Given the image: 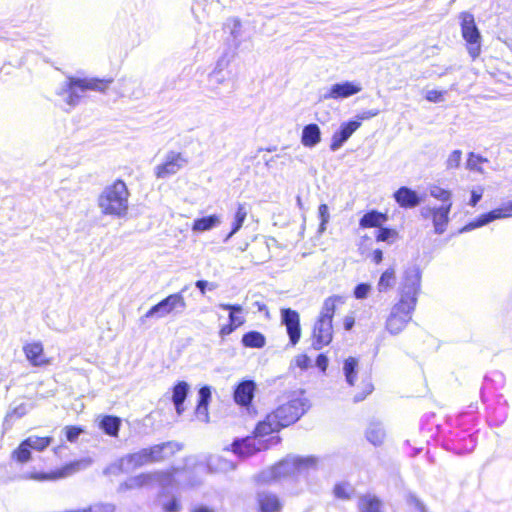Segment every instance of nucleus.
<instances>
[{
    "instance_id": "nucleus-59",
    "label": "nucleus",
    "mask_w": 512,
    "mask_h": 512,
    "mask_svg": "<svg viewBox=\"0 0 512 512\" xmlns=\"http://www.w3.org/2000/svg\"><path fill=\"white\" fill-rule=\"evenodd\" d=\"M256 482H257L258 484H260V483H261V479H260V478H257V479H256Z\"/></svg>"
},
{
    "instance_id": "nucleus-29",
    "label": "nucleus",
    "mask_w": 512,
    "mask_h": 512,
    "mask_svg": "<svg viewBox=\"0 0 512 512\" xmlns=\"http://www.w3.org/2000/svg\"><path fill=\"white\" fill-rule=\"evenodd\" d=\"M266 337L263 333L251 330L242 335L241 344L245 348L262 349L266 345Z\"/></svg>"
},
{
    "instance_id": "nucleus-17",
    "label": "nucleus",
    "mask_w": 512,
    "mask_h": 512,
    "mask_svg": "<svg viewBox=\"0 0 512 512\" xmlns=\"http://www.w3.org/2000/svg\"><path fill=\"white\" fill-rule=\"evenodd\" d=\"M505 218H512V200L503 202L499 207L479 215L470 225L472 227H481L494 220Z\"/></svg>"
},
{
    "instance_id": "nucleus-40",
    "label": "nucleus",
    "mask_w": 512,
    "mask_h": 512,
    "mask_svg": "<svg viewBox=\"0 0 512 512\" xmlns=\"http://www.w3.org/2000/svg\"><path fill=\"white\" fill-rule=\"evenodd\" d=\"M333 492L336 498L348 500L353 494V489L346 483H337L333 488Z\"/></svg>"
},
{
    "instance_id": "nucleus-27",
    "label": "nucleus",
    "mask_w": 512,
    "mask_h": 512,
    "mask_svg": "<svg viewBox=\"0 0 512 512\" xmlns=\"http://www.w3.org/2000/svg\"><path fill=\"white\" fill-rule=\"evenodd\" d=\"M122 425L120 417L115 415L100 416L98 426L108 436L117 438Z\"/></svg>"
},
{
    "instance_id": "nucleus-24",
    "label": "nucleus",
    "mask_w": 512,
    "mask_h": 512,
    "mask_svg": "<svg viewBox=\"0 0 512 512\" xmlns=\"http://www.w3.org/2000/svg\"><path fill=\"white\" fill-rule=\"evenodd\" d=\"M360 126L358 121H349L343 123L338 131L332 136L331 148L333 150L340 147Z\"/></svg>"
},
{
    "instance_id": "nucleus-23",
    "label": "nucleus",
    "mask_w": 512,
    "mask_h": 512,
    "mask_svg": "<svg viewBox=\"0 0 512 512\" xmlns=\"http://www.w3.org/2000/svg\"><path fill=\"white\" fill-rule=\"evenodd\" d=\"M393 198L404 209L414 208L420 204V197L417 192L406 186L398 188L393 193Z\"/></svg>"
},
{
    "instance_id": "nucleus-25",
    "label": "nucleus",
    "mask_w": 512,
    "mask_h": 512,
    "mask_svg": "<svg viewBox=\"0 0 512 512\" xmlns=\"http://www.w3.org/2000/svg\"><path fill=\"white\" fill-rule=\"evenodd\" d=\"M388 219L387 213L369 210L359 219V226L362 229L379 228L386 223Z\"/></svg>"
},
{
    "instance_id": "nucleus-49",
    "label": "nucleus",
    "mask_w": 512,
    "mask_h": 512,
    "mask_svg": "<svg viewBox=\"0 0 512 512\" xmlns=\"http://www.w3.org/2000/svg\"><path fill=\"white\" fill-rule=\"evenodd\" d=\"M318 214L319 218L321 220V227L324 228V226L327 224L329 220V209L327 204H320L318 207Z\"/></svg>"
},
{
    "instance_id": "nucleus-22",
    "label": "nucleus",
    "mask_w": 512,
    "mask_h": 512,
    "mask_svg": "<svg viewBox=\"0 0 512 512\" xmlns=\"http://www.w3.org/2000/svg\"><path fill=\"white\" fill-rule=\"evenodd\" d=\"M344 303L345 297L341 295H332L327 297L323 301L321 310L316 318L333 324V319L338 306L343 305Z\"/></svg>"
},
{
    "instance_id": "nucleus-2",
    "label": "nucleus",
    "mask_w": 512,
    "mask_h": 512,
    "mask_svg": "<svg viewBox=\"0 0 512 512\" xmlns=\"http://www.w3.org/2000/svg\"><path fill=\"white\" fill-rule=\"evenodd\" d=\"M308 409L307 399L300 397L290 399L278 405L257 423V433L260 435H274L296 423Z\"/></svg>"
},
{
    "instance_id": "nucleus-35",
    "label": "nucleus",
    "mask_w": 512,
    "mask_h": 512,
    "mask_svg": "<svg viewBox=\"0 0 512 512\" xmlns=\"http://www.w3.org/2000/svg\"><path fill=\"white\" fill-rule=\"evenodd\" d=\"M247 213L248 212H247L245 204L237 205L236 212L234 214V221L232 223V228H231V231L229 232L227 238H230L231 236H233L235 233H237L241 229V227L247 217Z\"/></svg>"
},
{
    "instance_id": "nucleus-8",
    "label": "nucleus",
    "mask_w": 512,
    "mask_h": 512,
    "mask_svg": "<svg viewBox=\"0 0 512 512\" xmlns=\"http://www.w3.org/2000/svg\"><path fill=\"white\" fill-rule=\"evenodd\" d=\"M358 364V359L350 356L344 360L343 365V371L346 377V381L350 386L354 387V402L363 401L374 390V386L369 378L363 379L359 384L356 383Z\"/></svg>"
},
{
    "instance_id": "nucleus-44",
    "label": "nucleus",
    "mask_w": 512,
    "mask_h": 512,
    "mask_svg": "<svg viewBox=\"0 0 512 512\" xmlns=\"http://www.w3.org/2000/svg\"><path fill=\"white\" fill-rule=\"evenodd\" d=\"M70 88H79L80 90H93L92 78H78L70 82Z\"/></svg>"
},
{
    "instance_id": "nucleus-16",
    "label": "nucleus",
    "mask_w": 512,
    "mask_h": 512,
    "mask_svg": "<svg viewBox=\"0 0 512 512\" xmlns=\"http://www.w3.org/2000/svg\"><path fill=\"white\" fill-rule=\"evenodd\" d=\"M185 162L186 159L182 153L171 151L167 154L165 161L156 166L155 176L163 179L174 175L183 167Z\"/></svg>"
},
{
    "instance_id": "nucleus-26",
    "label": "nucleus",
    "mask_w": 512,
    "mask_h": 512,
    "mask_svg": "<svg viewBox=\"0 0 512 512\" xmlns=\"http://www.w3.org/2000/svg\"><path fill=\"white\" fill-rule=\"evenodd\" d=\"M189 392V385L185 381H178L172 387V402L178 415L185 411L184 402Z\"/></svg>"
},
{
    "instance_id": "nucleus-58",
    "label": "nucleus",
    "mask_w": 512,
    "mask_h": 512,
    "mask_svg": "<svg viewBox=\"0 0 512 512\" xmlns=\"http://www.w3.org/2000/svg\"><path fill=\"white\" fill-rule=\"evenodd\" d=\"M259 310H262L263 308H265V305H262V306H258Z\"/></svg>"
},
{
    "instance_id": "nucleus-30",
    "label": "nucleus",
    "mask_w": 512,
    "mask_h": 512,
    "mask_svg": "<svg viewBox=\"0 0 512 512\" xmlns=\"http://www.w3.org/2000/svg\"><path fill=\"white\" fill-rule=\"evenodd\" d=\"M359 512H384L381 499L375 495H363L358 501Z\"/></svg>"
},
{
    "instance_id": "nucleus-50",
    "label": "nucleus",
    "mask_w": 512,
    "mask_h": 512,
    "mask_svg": "<svg viewBox=\"0 0 512 512\" xmlns=\"http://www.w3.org/2000/svg\"><path fill=\"white\" fill-rule=\"evenodd\" d=\"M483 193H484V189L482 187H479L476 190H472L469 204L472 207H475L478 204V202L481 200Z\"/></svg>"
},
{
    "instance_id": "nucleus-15",
    "label": "nucleus",
    "mask_w": 512,
    "mask_h": 512,
    "mask_svg": "<svg viewBox=\"0 0 512 512\" xmlns=\"http://www.w3.org/2000/svg\"><path fill=\"white\" fill-rule=\"evenodd\" d=\"M219 307L229 312V321L227 324L222 325L219 328L218 335L222 340H225L227 336L232 334L237 328L241 327L245 323L244 316L237 315L243 312V308L239 304H228L222 303Z\"/></svg>"
},
{
    "instance_id": "nucleus-60",
    "label": "nucleus",
    "mask_w": 512,
    "mask_h": 512,
    "mask_svg": "<svg viewBox=\"0 0 512 512\" xmlns=\"http://www.w3.org/2000/svg\"><path fill=\"white\" fill-rule=\"evenodd\" d=\"M61 446H58L56 448H54V452H57L58 449H60Z\"/></svg>"
},
{
    "instance_id": "nucleus-46",
    "label": "nucleus",
    "mask_w": 512,
    "mask_h": 512,
    "mask_svg": "<svg viewBox=\"0 0 512 512\" xmlns=\"http://www.w3.org/2000/svg\"><path fill=\"white\" fill-rule=\"evenodd\" d=\"M370 285L367 283H360L355 286L353 294L356 299H364L370 292Z\"/></svg>"
},
{
    "instance_id": "nucleus-3",
    "label": "nucleus",
    "mask_w": 512,
    "mask_h": 512,
    "mask_svg": "<svg viewBox=\"0 0 512 512\" xmlns=\"http://www.w3.org/2000/svg\"><path fill=\"white\" fill-rule=\"evenodd\" d=\"M130 192L122 179L107 185L98 196V206L104 215L123 217L129 209Z\"/></svg>"
},
{
    "instance_id": "nucleus-9",
    "label": "nucleus",
    "mask_w": 512,
    "mask_h": 512,
    "mask_svg": "<svg viewBox=\"0 0 512 512\" xmlns=\"http://www.w3.org/2000/svg\"><path fill=\"white\" fill-rule=\"evenodd\" d=\"M79 466V461H73L66 463L60 468L48 471L32 470L24 474L22 477L25 480H32L37 482L56 481L74 474L79 469Z\"/></svg>"
},
{
    "instance_id": "nucleus-45",
    "label": "nucleus",
    "mask_w": 512,
    "mask_h": 512,
    "mask_svg": "<svg viewBox=\"0 0 512 512\" xmlns=\"http://www.w3.org/2000/svg\"><path fill=\"white\" fill-rule=\"evenodd\" d=\"M295 366L301 370H307L311 366V359L306 353H300L294 358Z\"/></svg>"
},
{
    "instance_id": "nucleus-38",
    "label": "nucleus",
    "mask_w": 512,
    "mask_h": 512,
    "mask_svg": "<svg viewBox=\"0 0 512 512\" xmlns=\"http://www.w3.org/2000/svg\"><path fill=\"white\" fill-rule=\"evenodd\" d=\"M367 440L375 446L381 445L384 442L385 432L379 426H371L366 431Z\"/></svg>"
},
{
    "instance_id": "nucleus-61",
    "label": "nucleus",
    "mask_w": 512,
    "mask_h": 512,
    "mask_svg": "<svg viewBox=\"0 0 512 512\" xmlns=\"http://www.w3.org/2000/svg\"><path fill=\"white\" fill-rule=\"evenodd\" d=\"M235 23H236L237 26L240 25V22L238 20H235Z\"/></svg>"
},
{
    "instance_id": "nucleus-54",
    "label": "nucleus",
    "mask_w": 512,
    "mask_h": 512,
    "mask_svg": "<svg viewBox=\"0 0 512 512\" xmlns=\"http://www.w3.org/2000/svg\"><path fill=\"white\" fill-rule=\"evenodd\" d=\"M476 161H481V158L479 156L475 155L472 152L469 153L468 154V159H467V166H468V168H472Z\"/></svg>"
},
{
    "instance_id": "nucleus-39",
    "label": "nucleus",
    "mask_w": 512,
    "mask_h": 512,
    "mask_svg": "<svg viewBox=\"0 0 512 512\" xmlns=\"http://www.w3.org/2000/svg\"><path fill=\"white\" fill-rule=\"evenodd\" d=\"M430 195L433 198L441 201L442 204H450V207H452V194L450 190L434 185L430 188Z\"/></svg>"
},
{
    "instance_id": "nucleus-34",
    "label": "nucleus",
    "mask_w": 512,
    "mask_h": 512,
    "mask_svg": "<svg viewBox=\"0 0 512 512\" xmlns=\"http://www.w3.org/2000/svg\"><path fill=\"white\" fill-rule=\"evenodd\" d=\"M220 220L217 215H209L201 218H197L193 221L192 230L194 232H204L212 229L214 226L219 224Z\"/></svg>"
},
{
    "instance_id": "nucleus-18",
    "label": "nucleus",
    "mask_w": 512,
    "mask_h": 512,
    "mask_svg": "<svg viewBox=\"0 0 512 512\" xmlns=\"http://www.w3.org/2000/svg\"><path fill=\"white\" fill-rule=\"evenodd\" d=\"M450 204H442L440 207H432L426 210L424 217H430L434 225V231L442 234L446 231L449 223Z\"/></svg>"
},
{
    "instance_id": "nucleus-33",
    "label": "nucleus",
    "mask_w": 512,
    "mask_h": 512,
    "mask_svg": "<svg viewBox=\"0 0 512 512\" xmlns=\"http://www.w3.org/2000/svg\"><path fill=\"white\" fill-rule=\"evenodd\" d=\"M122 461L126 464L127 468L131 470L148 465L143 448L136 452L127 454Z\"/></svg>"
},
{
    "instance_id": "nucleus-55",
    "label": "nucleus",
    "mask_w": 512,
    "mask_h": 512,
    "mask_svg": "<svg viewBox=\"0 0 512 512\" xmlns=\"http://www.w3.org/2000/svg\"><path fill=\"white\" fill-rule=\"evenodd\" d=\"M181 469L180 468H177V467H173L165 472H162L161 475L163 478L165 479H170L174 476V474L178 473Z\"/></svg>"
},
{
    "instance_id": "nucleus-42",
    "label": "nucleus",
    "mask_w": 512,
    "mask_h": 512,
    "mask_svg": "<svg viewBox=\"0 0 512 512\" xmlns=\"http://www.w3.org/2000/svg\"><path fill=\"white\" fill-rule=\"evenodd\" d=\"M462 159V152L460 150H454L450 153L446 160L447 169H456L460 166Z\"/></svg>"
},
{
    "instance_id": "nucleus-12",
    "label": "nucleus",
    "mask_w": 512,
    "mask_h": 512,
    "mask_svg": "<svg viewBox=\"0 0 512 512\" xmlns=\"http://www.w3.org/2000/svg\"><path fill=\"white\" fill-rule=\"evenodd\" d=\"M186 301L182 293L170 294L162 299L157 304L153 305L144 315L145 318L157 316L158 318L165 317L172 313L176 308L184 309Z\"/></svg>"
},
{
    "instance_id": "nucleus-32",
    "label": "nucleus",
    "mask_w": 512,
    "mask_h": 512,
    "mask_svg": "<svg viewBox=\"0 0 512 512\" xmlns=\"http://www.w3.org/2000/svg\"><path fill=\"white\" fill-rule=\"evenodd\" d=\"M396 282V270L393 267L385 269L377 282V290L380 293L387 292L392 289Z\"/></svg>"
},
{
    "instance_id": "nucleus-37",
    "label": "nucleus",
    "mask_w": 512,
    "mask_h": 512,
    "mask_svg": "<svg viewBox=\"0 0 512 512\" xmlns=\"http://www.w3.org/2000/svg\"><path fill=\"white\" fill-rule=\"evenodd\" d=\"M399 238V233L394 228L380 226L375 233V240L377 242L392 243Z\"/></svg>"
},
{
    "instance_id": "nucleus-4",
    "label": "nucleus",
    "mask_w": 512,
    "mask_h": 512,
    "mask_svg": "<svg viewBox=\"0 0 512 512\" xmlns=\"http://www.w3.org/2000/svg\"><path fill=\"white\" fill-rule=\"evenodd\" d=\"M317 463L318 459L314 456L288 455L270 467L271 478L273 480H280L295 477L316 468Z\"/></svg>"
},
{
    "instance_id": "nucleus-43",
    "label": "nucleus",
    "mask_w": 512,
    "mask_h": 512,
    "mask_svg": "<svg viewBox=\"0 0 512 512\" xmlns=\"http://www.w3.org/2000/svg\"><path fill=\"white\" fill-rule=\"evenodd\" d=\"M112 83H113L112 78H109V79L92 78L93 90L99 91L102 93L106 92L110 88Z\"/></svg>"
},
{
    "instance_id": "nucleus-52",
    "label": "nucleus",
    "mask_w": 512,
    "mask_h": 512,
    "mask_svg": "<svg viewBox=\"0 0 512 512\" xmlns=\"http://www.w3.org/2000/svg\"><path fill=\"white\" fill-rule=\"evenodd\" d=\"M344 330L350 331L355 325V318L352 315H347L342 320Z\"/></svg>"
},
{
    "instance_id": "nucleus-1",
    "label": "nucleus",
    "mask_w": 512,
    "mask_h": 512,
    "mask_svg": "<svg viewBox=\"0 0 512 512\" xmlns=\"http://www.w3.org/2000/svg\"><path fill=\"white\" fill-rule=\"evenodd\" d=\"M421 291V272L408 268L403 272L398 287V300L391 307L385 321V329L391 335H398L411 322Z\"/></svg>"
},
{
    "instance_id": "nucleus-20",
    "label": "nucleus",
    "mask_w": 512,
    "mask_h": 512,
    "mask_svg": "<svg viewBox=\"0 0 512 512\" xmlns=\"http://www.w3.org/2000/svg\"><path fill=\"white\" fill-rule=\"evenodd\" d=\"M26 359L34 367H43L50 364V358L46 357L44 346L41 342H29L23 346Z\"/></svg>"
},
{
    "instance_id": "nucleus-21",
    "label": "nucleus",
    "mask_w": 512,
    "mask_h": 512,
    "mask_svg": "<svg viewBox=\"0 0 512 512\" xmlns=\"http://www.w3.org/2000/svg\"><path fill=\"white\" fill-rule=\"evenodd\" d=\"M361 90L362 87L360 84L346 81L332 85L324 97L325 99L348 98L359 93Z\"/></svg>"
},
{
    "instance_id": "nucleus-28",
    "label": "nucleus",
    "mask_w": 512,
    "mask_h": 512,
    "mask_svg": "<svg viewBox=\"0 0 512 512\" xmlns=\"http://www.w3.org/2000/svg\"><path fill=\"white\" fill-rule=\"evenodd\" d=\"M198 400L195 408V413L197 416L201 417L204 421H208L209 419V403L211 401V389L209 386H202L198 391Z\"/></svg>"
},
{
    "instance_id": "nucleus-7",
    "label": "nucleus",
    "mask_w": 512,
    "mask_h": 512,
    "mask_svg": "<svg viewBox=\"0 0 512 512\" xmlns=\"http://www.w3.org/2000/svg\"><path fill=\"white\" fill-rule=\"evenodd\" d=\"M50 436H29L11 451L10 458L17 464H26L32 459V450L44 451L52 442Z\"/></svg>"
},
{
    "instance_id": "nucleus-53",
    "label": "nucleus",
    "mask_w": 512,
    "mask_h": 512,
    "mask_svg": "<svg viewBox=\"0 0 512 512\" xmlns=\"http://www.w3.org/2000/svg\"><path fill=\"white\" fill-rule=\"evenodd\" d=\"M371 259L375 264H380L383 260V253L380 249H376L373 251L371 255Z\"/></svg>"
},
{
    "instance_id": "nucleus-57",
    "label": "nucleus",
    "mask_w": 512,
    "mask_h": 512,
    "mask_svg": "<svg viewBox=\"0 0 512 512\" xmlns=\"http://www.w3.org/2000/svg\"><path fill=\"white\" fill-rule=\"evenodd\" d=\"M191 512H214V510L207 506L199 505L194 507Z\"/></svg>"
},
{
    "instance_id": "nucleus-11",
    "label": "nucleus",
    "mask_w": 512,
    "mask_h": 512,
    "mask_svg": "<svg viewBox=\"0 0 512 512\" xmlns=\"http://www.w3.org/2000/svg\"><path fill=\"white\" fill-rule=\"evenodd\" d=\"M334 338V326L332 323L315 319L310 333L311 347L321 350L330 345Z\"/></svg>"
},
{
    "instance_id": "nucleus-41",
    "label": "nucleus",
    "mask_w": 512,
    "mask_h": 512,
    "mask_svg": "<svg viewBox=\"0 0 512 512\" xmlns=\"http://www.w3.org/2000/svg\"><path fill=\"white\" fill-rule=\"evenodd\" d=\"M85 430L81 426L67 425L64 427L65 437L69 442H75Z\"/></svg>"
},
{
    "instance_id": "nucleus-13",
    "label": "nucleus",
    "mask_w": 512,
    "mask_h": 512,
    "mask_svg": "<svg viewBox=\"0 0 512 512\" xmlns=\"http://www.w3.org/2000/svg\"><path fill=\"white\" fill-rule=\"evenodd\" d=\"M280 315L281 324L285 326L289 337V345L294 347L299 343L302 336L300 314L294 309L282 308Z\"/></svg>"
},
{
    "instance_id": "nucleus-31",
    "label": "nucleus",
    "mask_w": 512,
    "mask_h": 512,
    "mask_svg": "<svg viewBox=\"0 0 512 512\" xmlns=\"http://www.w3.org/2000/svg\"><path fill=\"white\" fill-rule=\"evenodd\" d=\"M321 140V132L317 124H308L302 130L301 143L305 147H313Z\"/></svg>"
},
{
    "instance_id": "nucleus-19",
    "label": "nucleus",
    "mask_w": 512,
    "mask_h": 512,
    "mask_svg": "<svg viewBox=\"0 0 512 512\" xmlns=\"http://www.w3.org/2000/svg\"><path fill=\"white\" fill-rule=\"evenodd\" d=\"M255 392L256 383L253 380H243L236 385L233 399L237 405L249 408L252 405Z\"/></svg>"
},
{
    "instance_id": "nucleus-48",
    "label": "nucleus",
    "mask_w": 512,
    "mask_h": 512,
    "mask_svg": "<svg viewBox=\"0 0 512 512\" xmlns=\"http://www.w3.org/2000/svg\"><path fill=\"white\" fill-rule=\"evenodd\" d=\"M446 91L430 90L426 93L425 99L429 102L437 103L444 99Z\"/></svg>"
},
{
    "instance_id": "nucleus-56",
    "label": "nucleus",
    "mask_w": 512,
    "mask_h": 512,
    "mask_svg": "<svg viewBox=\"0 0 512 512\" xmlns=\"http://www.w3.org/2000/svg\"><path fill=\"white\" fill-rule=\"evenodd\" d=\"M196 287L200 290V292L202 294H205L206 292V287H207V281L205 280H198L196 283H195Z\"/></svg>"
},
{
    "instance_id": "nucleus-47",
    "label": "nucleus",
    "mask_w": 512,
    "mask_h": 512,
    "mask_svg": "<svg viewBox=\"0 0 512 512\" xmlns=\"http://www.w3.org/2000/svg\"><path fill=\"white\" fill-rule=\"evenodd\" d=\"M182 506L178 498L173 497L169 501L163 503L162 509L164 512H180Z\"/></svg>"
},
{
    "instance_id": "nucleus-5",
    "label": "nucleus",
    "mask_w": 512,
    "mask_h": 512,
    "mask_svg": "<svg viewBox=\"0 0 512 512\" xmlns=\"http://www.w3.org/2000/svg\"><path fill=\"white\" fill-rule=\"evenodd\" d=\"M281 442L278 435H260L257 433V424L252 435L236 439L230 444V451L239 457H250L258 452L268 450Z\"/></svg>"
},
{
    "instance_id": "nucleus-14",
    "label": "nucleus",
    "mask_w": 512,
    "mask_h": 512,
    "mask_svg": "<svg viewBox=\"0 0 512 512\" xmlns=\"http://www.w3.org/2000/svg\"><path fill=\"white\" fill-rule=\"evenodd\" d=\"M284 501L279 494L270 490H259L255 494L256 512H283Z\"/></svg>"
},
{
    "instance_id": "nucleus-36",
    "label": "nucleus",
    "mask_w": 512,
    "mask_h": 512,
    "mask_svg": "<svg viewBox=\"0 0 512 512\" xmlns=\"http://www.w3.org/2000/svg\"><path fill=\"white\" fill-rule=\"evenodd\" d=\"M154 474L150 472L140 473L129 479L128 487L132 489H141L152 484Z\"/></svg>"
},
{
    "instance_id": "nucleus-6",
    "label": "nucleus",
    "mask_w": 512,
    "mask_h": 512,
    "mask_svg": "<svg viewBox=\"0 0 512 512\" xmlns=\"http://www.w3.org/2000/svg\"><path fill=\"white\" fill-rule=\"evenodd\" d=\"M461 36L466 43L468 54L472 59L481 53V33L477 27L475 17L468 11L459 14Z\"/></svg>"
},
{
    "instance_id": "nucleus-10",
    "label": "nucleus",
    "mask_w": 512,
    "mask_h": 512,
    "mask_svg": "<svg viewBox=\"0 0 512 512\" xmlns=\"http://www.w3.org/2000/svg\"><path fill=\"white\" fill-rule=\"evenodd\" d=\"M181 449L182 445L175 441H166L143 448L148 465L167 461Z\"/></svg>"
},
{
    "instance_id": "nucleus-51",
    "label": "nucleus",
    "mask_w": 512,
    "mask_h": 512,
    "mask_svg": "<svg viewBox=\"0 0 512 512\" xmlns=\"http://www.w3.org/2000/svg\"><path fill=\"white\" fill-rule=\"evenodd\" d=\"M316 366L322 371L325 372L328 367V358L325 354L321 353L316 357Z\"/></svg>"
}]
</instances>
